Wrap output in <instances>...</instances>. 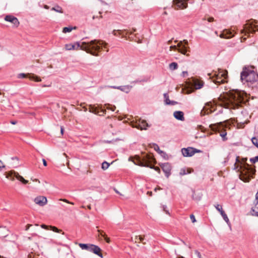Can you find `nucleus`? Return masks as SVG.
Segmentation results:
<instances>
[{
    "label": "nucleus",
    "instance_id": "obj_1",
    "mask_svg": "<svg viewBox=\"0 0 258 258\" xmlns=\"http://www.w3.org/2000/svg\"><path fill=\"white\" fill-rule=\"evenodd\" d=\"M243 101L242 94L238 91L231 92L224 94L219 98V102L220 106L227 108H234Z\"/></svg>",
    "mask_w": 258,
    "mask_h": 258
},
{
    "label": "nucleus",
    "instance_id": "obj_2",
    "mask_svg": "<svg viewBox=\"0 0 258 258\" xmlns=\"http://www.w3.org/2000/svg\"><path fill=\"white\" fill-rule=\"evenodd\" d=\"M246 158H243L240 160L239 157H237L234 168L240 172L239 178L244 182H249L250 179L253 177V176L255 172V170L246 163Z\"/></svg>",
    "mask_w": 258,
    "mask_h": 258
},
{
    "label": "nucleus",
    "instance_id": "obj_3",
    "mask_svg": "<svg viewBox=\"0 0 258 258\" xmlns=\"http://www.w3.org/2000/svg\"><path fill=\"white\" fill-rule=\"evenodd\" d=\"M77 45L80 49L94 56H98L101 49L106 48L107 44L102 40H94L89 42H83L81 44L77 42Z\"/></svg>",
    "mask_w": 258,
    "mask_h": 258
},
{
    "label": "nucleus",
    "instance_id": "obj_4",
    "mask_svg": "<svg viewBox=\"0 0 258 258\" xmlns=\"http://www.w3.org/2000/svg\"><path fill=\"white\" fill-rule=\"evenodd\" d=\"M155 159L151 155H145L140 157L138 155L134 157H130L128 161H132L135 164L140 166L149 167L150 168L154 169L156 171L160 173V169L158 167H154L150 164L153 162Z\"/></svg>",
    "mask_w": 258,
    "mask_h": 258
},
{
    "label": "nucleus",
    "instance_id": "obj_5",
    "mask_svg": "<svg viewBox=\"0 0 258 258\" xmlns=\"http://www.w3.org/2000/svg\"><path fill=\"white\" fill-rule=\"evenodd\" d=\"M258 74H256L252 68H244L241 73V80L242 82L253 83L257 80Z\"/></svg>",
    "mask_w": 258,
    "mask_h": 258
},
{
    "label": "nucleus",
    "instance_id": "obj_6",
    "mask_svg": "<svg viewBox=\"0 0 258 258\" xmlns=\"http://www.w3.org/2000/svg\"><path fill=\"white\" fill-rule=\"evenodd\" d=\"M230 124L227 120L221 121L215 124L210 125L211 128L215 132H221L220 136L222 138L223 141L227 140L226 138L227 133L225 132V128L229 127Z\"/></svg>",
    "mask_w": 258,
    "mask_h": 258
},
{
    "label": "nucleus",
    "instance_id": "obj_7",
    "mask_svg": "<svg viewBox=\"0 0 258 258\" xmlns=\"http://www.w3.org/2000/svg\"><path fill=\"white\" fill-rule=\"evenodd\" d=\"M256 22L254 20H249L244 25L243 29L242 30V33H244L246 35L247 34L252 33L256 31L257 25H256Z\"/></svg>",
    "mask_w": 258,
    "mask_h": 258
},
{
    "label": "nucleus",
    "instance_id": "obj_8",
    "mask_svg": "<svg viewBox=\"0 0 258 258\" xmlns=\"http://www.w3.org/2000/svg\"><path fill=\"white\" fill-rule=\"evenodd\" d=\"M227 71H220L217 74H215V77L213 78V81L218 84L221 83H224L226 82V79L227 77Z\"/></svg>",
    "mask_w": 258,
    "mask_h": 258
},
{
    "label": "nucleus",
    "instance_id": "obj_9",
    "mask_svg": "<svg viewBox=\"0 0 258 258\" xmlns=\"http://www.w3.org/2000/svg\"><path fill=\"white\" fill-rule=\"evenodd\" d=\"M131 125L133 127H136L141 130H146L147 127L149 126L146 120H142L141 119L137 120L136 121L131 122Z\"/></svg>",
    "mask_w": 258,
    "mask_h": 258
},
{
    "label": "nucleus",
    "instance_id": "obj_10",
    "mask_svg": "<svg viewBox=\"0 0 258 258\" xmlns=\"http://www.w3.org/2000/svg\"><path fill=\"white\" fill-rule=\"evenodd\" d=\"M181 152L184 157H190L194 155L196 153L201 152V151L192 147H188L187 148L182 149Z\"/></svg>",
    "mask_w": 258,
    "mask_h": 258
},
{
    "label": "nucleus",
    "instance_id": "obj_11",
    "mask_svg": "<svg viewBox=\"0 0 258 258\" xmlns=\"http://www.w3.org/2000/svg\"><path fill=\"white\" fill-rule=\"evenodd\" d=\"M34 202L39 206L43 207L47 203V200L46 197L38 196L34 199Z\"/></svg>",
    "mask_w": 258,
    "mask_h": 258
},
{
    "label": "nucleus",
    "instance_id": "obj_12",
    "mask_svg": "<svg viewBox=\"0 0 258 258\" xmlns=\"http://www.w3.org/2000/svg\"><path fill=\"white\" fill-rule=\"evenodd\" d=\"M88 251L92 252L100 257L103 258L101 248L96 245L90 244Z\"/></svg>",
    "mask_w": 258,
    "mask_h": 258
},
{
    "label": "nucleus",
    "instance_id": "obj_13",
    "mask_svg": "<svg viewBox=\"0 0 258 258\" xmlns=\"http://www.w3.org/2000/svg\"><path fill=\"white\" fill-rule=\"evenodd\" d=\"M5 20L11 23L14 27H17L19 25V20L14 16L7 15L5 17Z\"/></svg>",
    "mask_w": 258,
    "mask_h": 258
},
{
    "label": "nucleus",
    "instance_id": "obj_14",
    "mask_svg": "<svg viewBox=\"0 0 258 258\" xmlns=\"http://www.w3.org/2000/svg\"><path fill=\"white\" fill-rule=\"evenodd\" d=\"M41 228L45 229L46 230H50L53 231V232L57 233H62V234H64V232L62 231L61 230L58 229L57 227L53 226H47L44 224H42L41 225Z\"/></svg>",
    "mask_w": 258,
    "mask_h": 258
},
{
    "label": "nucleus",
    "instance_id": "obj_15",
    "mask_svg": "<svg viewBox=\"0 0 258 258\" xmlns=\"http://www.w3.org/2000/svg\"><path fill=\"white\" fill-rule=\"evenodd\" d=\"M163 171L164 172L165 175L168 177L170 174L171 166L168 163H164L161 165Z\"/></svg>",
    "mask_w": 258,
    "mask_h": 258
},
{
    "label": "nucleus",
    "instance_id": "obj_16",
    "mask_svg": "<svg viewBox=\"0 0 258 258\" xmlns=\"http://www.w3.org/2000/svg\"><path fill=\"white\" fill-rule=\"evenodd\" d=\"M192 85L196 89H200L202 88L204 85V82L199 79H194L192 80Z\"/></svg>",
    "mask_w": 258,
    "mask_h": 258
},
{
    "label": "nucleus",
    "instance_id": "obj_17",
    "mask_svg": "<svg viewBox=\"0 0 258 258\" xmlns=\"http://www.w3.org/2000/svg\"><path fill=\"white\" fill-rule=\"evenodd\" d=\"M178 51L180 53L185 54L187 51V47L183 44V42H179L177 43Z\"/></svg>",
    "mask_w": 258,
    "mask_h": 258
},
{
    "label": "nucleus",
    "instance_id": "obj_18",
    "mask_svg": "<svg viewBox=\"0 0 258 258\" xmlns=\"http://www.w3.org/2000/svg\"><path fill=\"white\" fill-rule=\"evenodd\" d=\"M17 173V172L15 170H11L5 173L6 177L8 179H10L12 181H14L15 179L14 177L16 178V175Z\"/></svg>",
    "mask_w": 258,
    "mask_h": 258
},
{
    "label": "nucleus",
    "instance_id": "obj_19",
    "mask_svg": "<svg viewBox=\"0 0 258 258\" xmlns=\"http://www.w3.org/2000/svg\"><path fill=\"white\" fill-rule=\"evenodd\" d=\"M174 117L178 120L183 121L184 119V113L181 111H176L173 113Z\"/></svg>",
    "mask_w": 258,
    "mask_h": 258
},
{
    "label": "nucleus",
    "instance_id": "obj_20",
    "mask_svg": "<svg viewBox=\"0 0 258 258\" xmlns=\"http://www.w3.org/2000/svg\"><path fill=\"white\" fill-rule=\"evenodd\" d=\"M113 88L117 89L118 90H120L124 92H125L126 93H128L131 89L132 86L130 85H125V86H118V87H113Z\"/></svg>",
    "mask_w": 258,
    "mask_h": 258
},
{
    "label": "nucleus",
    "instance_id": "obj_21",
    "mask_svg": "<svg viewBox=\"0 0 258 258\" xmlns=\"http://www.w3.org/2000/svg\"><path fill=\"white\" fill-rule=\"evenodd\" d=\"M203 197V194L201 191L194 192L192 195V198L196 201H200L201 200Z\"/></svg>",
    "mask_w": 258,
    "mask_h": 258
},
{
    "label": "nucleus",
    "instance_id": "obj_22",
    "mask_svg": "<svg viewBox=\"0 0 258 258\" xmlns=\"http://www.w3.org/2000/svg\"><path fill=\"white\" fill-rule=\"evenodd\" d=\"M207 110V113H211L215 110L214 109V107L212 106V104L211 103H208L206 104V106L203 108V111Z\"/></svg>",
    "mask_w": 258,
    "mask_h": 258
},
{
    "label": "nucleus",
    "instance_id": "obj_23",
    "mask_svg": "<svg viewBox=\"0 0 258 258\" xmlns=\"http://www.w3.org/2000/svg\"><path fill=\"white\" fill-rule=\"evenodd\" d=\"M16 178L18 180H19L20 182H21L24 184H26L29 182L28 180H26V179H24V178L22 176L20 175L18 172H17V173L16 175Z\"/></svg>",
    "mask_w": 258,
    "mask_h": 258
},
{
    "label": "nucleus",
    "instance_id": "obj_24",
    "mask_svg": "<svg viewBox=\"0 0 258 258\" xmlns=\"http://www.w3.org/2000/svg\"><path fill=\"white\" fill-rule=\"evenodd\" d=\"M192 172V170L190 168H181L179 171V175L181 176L186 175L187 174L190 173Z\"/></svg>",
    "mask_w": 258,
    "mask_h": 258
},
{
    "label": "nucleus",
    "instance_id": "obj_25",
    "mask_svg": "<svg viewBox=\"0 0 258 258\" xmlns=\"http://www.w3.org/2000/svg\"><path fill=\"white\" fill-rule=\"evenodd\" d=\"M78 48L77 43L76 44H67L65 45V48L67 50L77 49Z\"/></svg>",
    "mask_w": 258,
    "mask_h": 258
},
{
    "label": "nucleus",
    "instance_id": "obj_26",
    "mask_svg": "<svg viewBox=\"0 0 258 258\" xmlns=\"http://www.w3.org/2000/svg\"><path fill=\"white\" fill-rule=\"evenodd\" d=\"M233 36L231 35V33H229L228 31L225 30L220 35V37L222 38H229Z\"/></svg>",
    "mask_w": 258,
    "mask_h": 258
},
{
    "label": "nucleus",
    "instance_id": "obj_27",
    "mask_svg": "<svg viewBox=\"0 0 258 258\" xmlns=\"http://www.w3.org/2000/svg\"><path fill=\"white\" fill-rule=\"evenodd\" d=\"M76 29V27H73L72 26H69V27H64L62 30V32L64 33H69V32H71L73 30H74V29L75 30Z\"/></svg>",
    "mask_w": 258,
    "mask_h": 258
},
{
    "label": "nucleus",
    "instance_id": "obj_28",
    "mask_svg": "<svg viewBox=\"0 0 258 258\" xmlns=\"http://www.w3.org/2000/svg\"><path fill=\"white\" fill-rule=\"evenodd\" d=\"M152 147L154 149V150L155 151H156L157 152H158V153L160 154H165V153L161 150H160V148H159V147L156 145V144H154L152 146Z\"/></svg>",
    "mask_w": 258,
    "mask_h": 258
},
{
    "label": "nucleus",
    "instance_id": "obj_29",
    "mask_svg": "<svg viewBox=\"0 0 258 258\" xmlns=\"http://www.w3.org/2000/svg\"><path fill=\"white\" fill-rule=\"evenodd\" d=\"M90 244L79 243V245L82 249L88 250Z\"/></svg>",
    "mask_w": 258,
    "mask_h": 258
},
{
    "label": "nucleus",
    "instance_id": "obj_30",
    "mask_svg": "<svg viewBox=\"0 0 258 258\" xmlns=\"http://www.w3.org/2000/svg\"><path fill=\"white\" fill-rule=\"evenodd\" d=\"M51 10L52 11H54L57 13H63V11H62V9L61 7H59V6H56V7H53L52 9H51Z\"/></svg>",
    "mask_w": 258,
    "mask_h": 258
},
{
    "label": "nucleus",
    "instance_id": "obj_31",
    "mask_svg": "<svg viewBox=\"0 0 258 258\" xmlns=\"http://www.w3.org/2000/svg\"><path fill=\"white\" fill-rule=\"evenodd\" d=\"M29 78L32 80H34V78H37L36 80V82H40L41 81V79L39 77H38L37 76H36L34 74L30 75L29 76Z\"/></svg>",
    "mask_w": 258,
    "mask_h": 258
},
{
    "label": "nucleus",
    "instance_id": "obj_32",
    "mask_svg": "<svg viewBox=\"0 0 258 258\" xmlns=\"http://www.w3.org/2000/svg\"><path fill=\"white\" fill-rule=\"evenodd\" d=\"M110 166V164L108 162L104 161L102 163L101 168L103 170H105L108 168Z\"/></svg>",
    "mask_w": 258,
    "mask_h": 258
},
{
    "label": "nucleus",
    "instance_id": "obj_33",
    "mask_svg": "<svg viewBox=\"0 0 258 258\" xmlns=\"http://www.w3.org/2000/svg\"><path fill=\"white\" fill-rule=\"evenodd\" d=\"M178 65L176 62H172L169 64V68L171 70H176L177 68Z\"/></svg>",
    "mask_w": 258,
    "mask_h": 258
},
{
    "label": "nucleus",
    "instance_id": "obj_34",
    "mask_svg": "<svg viewBox=\"0 0 258 258\" xmlns=\"http://www.w3.org/2000/svg\"><path fill=\"white\" fill-rule=\"evenodd\" d=\"M251 214L252 216L258 217V208L252 209L251 211Z\"/></svg>",
    "mask_w": 258,
    "mask_h": 258
},
{
    "label": "nucleus",
    "instance_id": "obj_35",
    "mask_svg": "<svg viewBox=\"0 0 258 258\" xmlns=\"http://www.w3.org/2000/svg\"><path fill=\"white\" fill-rule=\"evenodd\" d=\"M251 141L253 144L258 148V138L253 137L251 139Z\"/></svg>",
    "mask_w": 258,
    "mask_h": 258
},
{
    "label": "nucleus",
    "instance_id": "obj_36",
    "mask_svg": "<svg viewBox=\"0 0 258 258\" xmlns=\"http://www.w3.org/2000/svg\"><path fill=\"white\" fill-rule=\"evenodd\" d=\"M215 207L216 209V210L218 211L220 213H221V211H223L222 206L219 204L215 205Z\"/></svg>",
    "mask_w": 258,
    "mask_h": 258
},
{
    "label": "nucleus",
    "instance_id": "obj_37",
    "mask_svg": "<svg viewBox=\"0 0 258 258\" xmlns=\"http://www.w3.org/2000/svg\"><path fill=\"white\" fill-rule=\"evenodd\" d=\"M222 217H223V219L224 220V221L226 222V223L228 225H230V224L229 220L228 217L227 216L226 214L225 215H224V216H223Z\"/></svg>",
    "mask_w": 258,
    "mask_h": 258
},
{
    "label": "nucleus",
    "instance_id": "obj_38",
    "mask_svg": "<svg viewBox=\"0 0 258 258\" xmlns=\"http://www.w3.org/2000/svg\"><path fill=\"white\" fill-rule=\"evenodd\" d=\"M164 97L165 98V102L166 104H167V103L169 102V101H170V100L169 99V97L167 94L165 93L164 94Z\"/></svg>",
    "mask_w": 258,
    "mask_h": 258
},
{
    "label": "nucleus",
    "instance_id": "obj_39",
    "mask_svg": "<svg viewBox=\"0 0 258 258\" xmlns=\"http://www.w3.org/2000/svg\"><path fill=\"white\" fill-rule=\"evenodd\" d=\"M169 50H170V51H171L172 50H177L178 51L177 44V45H172V46H170Z\"/></svg>",
    "mask_w": 258,
    "mask_h": 258
},
{
    "label": "nucleus",
    "instance_id": "obj_40",
    "mask_svg": "<svg viewBox=\"0 0 258 258\" xmlns=\"http://www.w3.org/2000/svg\"><path fill=\"white\" fill-rule=\"evenodd\" d=\"M250 162L252 163H255L258 161V156L254 157V158L250 159Z\"/></svg>",
    "mask_w": 258,
    "mask_h": 258
},
{
    "label": "nucleus",
    "instance_id": "obj_41",
    "mask_svg": "<svg viewBox=\"0 0 258 258\" xmlns=\"http://www.w3.org/2000/svg\"><path fill=\"white\" fill-rule=\"evenodd\" d=\"M98 232L99 233V235H101L103 237H104L106 235L105 233L102 230H98Z\"/></svg>",
    "mask_w": 258,
    "mask_h": 258
},
{
    "label": "nucleus",
    "instance_id": "obj_42",
    "mask_svg": "<svg viewBox=\"0 0 258 258\" xmlns=\"http://www.w3.org/2000/svg\"><path fill=\"white\" fill-rule=\"evenodd\" d=\"M190 218L192 223H195L196 222V218L193 214L190 215Z\"/></svg>",
    "mask_w": 258,
    "mask_h": 258
},
{
    "label": "nucleus",
    "instance_id": "obj_43",
    "mask_svg": "<svg viewBox=\"0 0 258 258\" xmlns=\"http://www.w3.org/2000/svg\"><path fill=\"white\" fill-rule=\"evenodd\" d=\"M177 104V102H176V101H169V102L167 103V105H175Z\"/></svg>",
    "mask_w": 258,
    "mask_h": 258
},
{
    "label": "nucleus",
    "instance_id": "obj_44",
    "mask_svg": "<svg viewBox=\"0 0 258 258\" xmlns=\"http://www.w3.org/2000/svg\"><path fill=\"white\" fill-rule=\"evenodd\" d=\"M26 76V74L24 73H21L18 75V78H24Z\"/></svg>",
    "mask_w": 258,
    "mask_h": 258
},
{
    "label": "nucleus",
    "instance_id": "obj_45",
    "mask_svg": "<svg viewBox=\"0 0 258 258\" xmlns=\"http://www.w3.org/2000/svg\"><path fill=\"white\" fill-rule=\"evenodd\" d=\"M5 168V165L2 160H0V170H2L3 168Z\"/></svg>",
    "mask_w": 258,
    "mask_h": 258
},
{
    "label": "nucleus",
    "instance_id": "obj_46",
    "mask_svg": "<svg viewBox=\"0 0 258 258\" xmlns=\"http://www.w3.org/2000/svg\"><path fill=\"white\" fill-rule=\"evenodd\" d=\"M98 14H99V16H93V18H92L93 19H95V18H102V16L101 15V13L99 12Z\"/></svg>",
    "mask_w": 258,
    "mask_h": 258
},
{
    "label": "nucleus",
    "instance_id": "obj_47",
    "mask_svg": "<svg viewBox=\"0 0 258 258\" xmlns=\"http://www.w3.org/2000/svg\"><path fill=\"white\" fill-rule=\"evenodd\" d=\"M104 240L107 243H109L110 242V239L106 236V235L103 237Z\"/></svg>",
    "mask_w": 258,
    "mask_h": 258
},
{
    "label": "nucleus",
    "instance_id": "obj_48",
    "mask_svg": "<svg viewBox=\"0 0 258 258\" xmlns=\"http://www.w3.org/2000/svg\"><path fill=\"white\" fill-rule=\"evenodd\" d=\"M138 239H139V240H140V242H143L144 238V237L143 236L139 235L138 236Z\"/></svg>",
    "mask_w": 258,
    "mask_h": 258
},
{
    "label": "nucleus",
    "instance_id": "obj_49",
    "mask_svg": "<svg viewBox=\"0 0 258 258\" xmlns=\"http://www.w3.org/2000/svg\"><path fill=\"white\" fill-rule=\"evenodd\" d=\"M195 253L197 255V256L199 258H202V255L200 252H199L197 250V251H196Z\"/></svg>",
    "mask_w": 258,
    "mask_h": 258
},
{
    "label": "nucleus",
    "instance_id": "obj_50",
    "mask_svg": "<svg viewBox=\"0 0 258 258\" xmlns=\"http://www.w3.org/2000/svg\"><path fill=\"white\" fill-rule=\"evenodd\" d=\"M180 42H183V44H185V46H186L188 44V41L187 40H183V41H180Z\"/></svg>",
    "mask_w": 258,
    "mask_h": 258
},
{
    "label": "nucleus",
    "instance_id": "obj_51",
    "mask_svg": "<svg viewBox=\"0 0 258 258\" xmlns=\"http://www.w3.org/2000/svg\"><path fill=\"white\" fill-rule=\"evenodd\" d=\"M60 200H61V201H63V202H64L66 203H69V204H71L72 205H74L73 203L70 202L69 201H68L66 199H63V200L60 199Z\"/></svg>",
    "mask_w": 258,
    "mask_h": 258
},
{
    "label": "nucleus",
    "instance_id": "obj_52",
    "mask_svg": "<svg viewBox=\"0 0 258 258\" xmlns=\"http://www.w3.org/2000/svg\"><path fill=\"white\" fill-rule=\"evenodd\" d=\"M182 76L183 77L187 76V72H186V71L182 72Z\"/></svg>",
    "mask_w": 258,
    "mask_h": 258
},
{
    "label": "nucleus",
    "instance_id": "obj_53",
    "mask_svg": "<svg viewBox=\"0 0 258 258\" xmlns=\"http://www.w3.org/2000/svg\"><path fill=\"white\" fill-rule=\"evenodd\" d=\"M31 180H32L33 182H38L39 183H40V180H39L38 179H37V178L32 179V178H31Z\"/></svg>",
    "mask_w": 258,
    "mask_h": 258
},
{
    "label": "nucleus",
    "instance_id": "obj_54",
    "mask_svg": "<svg viewBox=\"0 0 258 258\" xmlns=\"http://www.w3.org/2000/svg\"><path fill=\"white\" fill-rule=\"evenodd\" d=\"M163 210H164V211H165V212L166 214H169V213L168 211H167V210H166V207H165V206H163Z\"/></svg>",
    "mask_w": 258,
    "mask_h": 258
},
{
    "label": "nucleus",
    "instance_id": "obj_55",
    "mask_svg": "<svg viewBox=\"0 0 258 258\" xmlns=\"http://www.w3.org/2000/svg\"><path fill=\"white\" fill-rule=\"evenodd\" d=\"M42 162L44 166H47V162L46 160L44 159H42Z\"/></svg>",
    "mask_w": 258,
    "mask_h": 258
},
{
    "label": "nucleus",
    "instance_id": "obj_56",
    "mask_svg": "<svg viewBox=\"0 0 258 258\" xmlns=\"http://www.w3.org/2000/svg\"><path fill=\"white\" fill-rule=\"evenodd\" d=\"M208 21L209 22H213V21H214V18H212V17L209 18H208Z\"/></svg>",
    "mask_w": 258,
    "mask_h": 258
},
{
    "label": "nucleus",
    "instance_id": "obj_57",
    "mask_svg": "<svg viewBox=\"0 0 258 258\" xmlns=\"http://www.w3.org/2000/svg\"><path fill=\"white\" fill-rule=\"evenodd\" d=\"M32 226V225L31 224H28L27 226H26V230H28L29 229V228Z\"/></svg>",
    "mask_w": 258,
    "mask_h": 258
},
{
    "label": "nucleus",
    "instance_id": "obj_58",
    "mask_svg": "<svg viewBox=\"0 0 258 258\" xmlns=\"http://www.w3.org/2000/svg\"><path fill=\"white\" fill-rule=\"evenodd\" d=\"M60 132H61V135H62L63 134V128L62 126L60 127Z\"/></svg>",
    "mask_w": 258,
    "mask_h": 258
},
{
    "label": "nucleus",
    "instance_id": "obj_59",
    "mask_svg": "<svg viewBox=\"0 0 258 258\" xmlns=\"http://www.w3.org/2000/svg\"><path fill=\"white\" fill-rule=\"evenodd\" d=\"M220 213L221 215L222 216V217L224 216V215L226 214V213H225L224 210L223 211H221V212Z\"/></svg>",
    "mask_w": 258,
    "mask_h": 258
},
{
    "label": "nucleus",
    "instance_id": "obj_60",
    "mask_svg": "<svg viewBox=\"0 0 258 258\" xmlns=\"http://www.w3.org/2000/svg\"><path fill=\"white\" fill-rule=\"evenodd\" d=\"M116 31H117L116 30H113V31H112V33L114 35H115H115H117V34H116Z\"/></svg>",
    "mask_w": 258,
    "mask_h": 258
},
{
    "label": "nucleus",
    "instance_id": "obj_61",
    "mask_svg": "<svg viewBox=\"0 0 258 258\" xmlns=\"http://www.w3.org/2000/svg\"><path fill=\"white\" fill-rule=\"evenodd\" d=\"M11 123L12 124H16L17 122L16 121H11Z\"/></svg>",
    "mask_w": 258,
    "mask_h": 258
},
{
    "label": "nucleus",
    "instance_id": "obj_62",
    "mask_svg": "<svg viewBox=\"0 0 258 258\" xmlns=\"http://www.w3.org/2000/svg\"><path fill=\"white\" fill-rule=\"evenodd\" d=\"M44 8H45L46 9H49V7L47 5H44Z\"/></svg>",
    "mask_w": 258,
    "mask_h": 258
},
{
    "label": "nucleus",
    "instance_id": "obj_63",
    "mask_svg": "<svg viewBox=\"0 0 258 258\" xmlns=\"http://www.w3.org/2000/svg\"><path fill=\"white\" fill-rule=\"evenodd\" d=\"M12 159H13V160H16L17 161H18V158L17 157H16L13 158H12Z\"/></svg>",
    "mask_w": 258,
    "mask_h": 258
},
{
    "label": "nucleus",
    "instance_id": "obj_64",
    "mask_svg": "<svg viewBox=\"0 0 258 258\" xmlns=\"http://www.w3.org/2000/svg\"><path fill=\"white\" fill-rule=\"evenodd\" d=\"M176 258H184V257L183 256H179L178 257H176Z\"/></svg>",
    "mask_w": 258,
    "mask_h": 258
}]
</instances>
